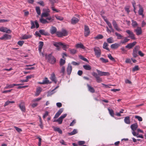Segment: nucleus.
Returning a JSON list of instances; mask_svg holds the SVG:
<instances>
[{
    "instance_id": "obj_28",
    "label": "nucleus",
    "mask_w": 146,
    "mask_h": 146,
    "mask_svg": "<svg viewBox=\"0 0 146 146\" xmlns=\"http://www.w3.org/2000/svg\"><path fill=\"white\" fill-rule=\"evenodd\" d=\"M125 122L127 124H129L130 123V117L129 116H127L125 117L124 119Z\"/></svg>"
},
{
    "instance_id": "obj_53",
    "label": "nucleus",
    "mask_w": 146,
    "mask_h": 146,
    "mask_svg": "<svg viewBox=\"0 0 146 146\" xmlns=\"http://www.w3.org/2000/svg\"><path fill=\"white\" fill-rule=\"evenodd\" d=\"M139 66L137 65L136 66H134V67L133 68L132 71L133 72H135L139 70Z\"/></svg>"
},
{
    "instance_id": "obj_5",
    "label": "nucleus",
    "mask_w": 146,
    "mask_h": 146,
    "mask_svg": "<svg viewBox=\"0 0 146 146\" xmlns=\"http://www.w3.org/2000/svg\"><path fill=\"white\" fill-rule=\"evenodd\" d=\"M44 12H43L41 15L42 17H49L50 15V11L48 9H43Z\"/></svg>"
},
{
    "instance_id": "obj_47",
    "label": "nucleus",
    "mask_w": 146,
    "mask_h": 146,
    "mask_svg": "<svg viewBox=\"0 0 146 146\" xmlns=\"http://www.w3.org/2000/svg\"><path fill=\"white\" fill-rule=\"evenodd\" d=\"M54 16L57 19L60 21H62L64 19L62 17L58 16L57 15H56Z\"/></svg>"
},
{
    "instance_id": "obj_55",
    "label": "nucleus",
    "mask_w": 146,
    "mask_h": 146,
    "mask_svg": "<svg viewBox=\"0 0 146 146\" xmlns=\"http://www.w3.org/2000/svg\"><path fill=\"white\" fill-rule=\"evenodd\" d=\"M80 58L82 60L87 62H88V61L87 59L86 58H84L83 56H79Z\"/></svg>"
},
{
    "instance_id": "obj_61",
    "label": "nucleus",
    "mask_w": 146,
    "mask_h": 146,
    "mask_svg": "<svg viewBox=\"0 0 146 146\" xmlns=\"http://www.w3.org/2000/svg\"><path fill=\"white\" fill-rule=\"evenodd\" d=\"M24 41L22 40V41H19L18 42V44L19 45H20V46H21L23 44H24Z\"/></svg>"
},
{
    "instance_id": "obj_64",
    "label": "nucleus",
    "mask_w": 146,
    "mask_h": 146,
    "mask_svg": "<svg viewBox=\"0 0 146 146\" xmlns=\"http://www.w3.org/2000/svg\"><path fill=\"white\" fill-rule=\"evenodd\" d=\"M62 120H63L61 119L60 118V117L57 119V122H58V123L60 124H62Z\"/></svg>"
},
{
    "instance_id": "obj_14",
    "label": "nucleus",
    "mask_w": 146,
    "mask_h": 146,
    "mask_svg": "<svg viewBox=\"0 0 146 146\" xmlns=\"http://www.w3.org/2000/svg\"><path fill=\"white\" fill-rule=\"evenodd\" d=\"M72 66L70 64H68L66 68V71L68 75H69L72 72Z\"/></svg>"
},
{
    "instance_id": "obj_48",
    "label": "nucleus",
    "mask_w": 146,
    "mask_h": 146,
    "mask_svg": "<svg viewBox=\"0 0 146 146\" xmlns=\"http://www.w3.org/2000/svg\"><path fill=\"white\" fill-rule=\"evenodd\" d=\"M103 36L101 35H98L97 36L94 37V38L96 39L99 40L102 38Z\"/></svg>"
},
{
    "instance_id": "obj_25",
    "label": "nucleus",
    "mask_w": 146,
    "mask_h": 146,
    "mask_svg": "<svg viewBox=\"0 0 146 146\" xmlns=\"http://www.w3.org/2000/svg\"><path fill=\"white\" fill-rule=\"evenodd\" d=\"M65 72V67L64 66H62L60 69V73L61 74V75L64 77V76Z\"/></svg>"
},
{
    "instance_id": "obj_1",
    "label": "nucleus",
    "mask_w": 146,
    "mask_h": 146,
    "mask_svg": "<svg viewBox=\"0 0 146 146\" xmlns=\"http://www.w3.org/2000/svg\"><path fill=\"white\" fill-rule=\"evenodd\" d=\"M45 57L46 59L47 60L48 62L51 64H54L56 62V58L51 54L48 55L46 54L45 55Z\"/></svg>"
},
{
    "instance_id": "obj_59",
    "label": "nucleus",
    "mask_w": 146,
    "mask_h": 146,
    "mask_svg": "<svg viewBox=\"0 0 146 146\" xmlns=\"http://www.w3.org/2000/svg\"><path fill=\"white\" fill-rule=\"evenodd\" d=\"M37 3L42 6H44V3L42 1H40L38 2Z\"/></svg>"
},
{
    "instance_id": "obj_43",
    "label": "nucleus",
    "mask_w": 146,
    "mask_h": 146,
    "mask_svg": "<svg viewBox=\"0 0 146 146\" xmlns=\"http://www.w3.org/2000/svg\"><path fill=\"white\" fill-rule=\"evenodd\" d=\"M69 50L71 54H75L76 52V50L75 49H71L70 48L69 49Z\"/></svg>"
},
{
    "instance_id": "obj_36",
    "label": "nucleus",
    "mask_w": 146,
    "mask_h": 146,
    "mask_svg": "<svg viewBox=\"0 0 146 146\" xmlns=\"http://www.w3.org/2000/svg\"><path fill=\"white\" fill-rule=\"evenodd\" d=\"M40 22L42 24H45L46 23H49V22L47 21L46 19L43 18H41L40 19Z\"/></svg>"
},
{
    "instance_id": "obj_40",
    "label": "nucleus",
    "mask_w": 146,
    "mask_h": 146,
    "mask_svg": "<svg viewBox=\"0 0 146 146\" xmlns=\"http://www.w3.org/2000/svg\"><path fill=\"white\" fill-rule=\"evenodd\" d=\"M76 47L77 48H80L82 49H84L85 47L83 44L81 43L78 44L76 45Z\"/></svg>"
},
{
    "instance_id": "obj_3",
    "label": "nucleus",
    "mask_w": 146,
    "mask_h": 146,
    "mask_svg": "<svg viewBox=\"0 0 146 146\" xmlns=\"http://www.w3.org/2000/svg\"><path fill=\"white\" fill-rule=\"evenodd\" d=\"M139 46H135L133 49L132 55L134 57L136 58L137 56L138 52V50H139Z\"/></svg>"
},
{
    "instance_id": "obj_15",
    "label": "nucleus",
    "mask_w": 146,
    "mask_h": 146,
    "mask_svg": "<svg viewBox=\"0 0 146 146\" xmlns=\"http://www.w3.org/2000/svg\"><path fill=\"white\" fill-rule=\"evenodd\" d=\"M134 31L136 32V34L137 35H141L142 33L141 29V27H137V29L134 30Z\"/></svg>"
},
{
    "instance_id": "obj_7",
    "label": "nucleus",
    "mask_w": 146,
    "mask_h": 146,
    "mask_svg": "<svg viewBox=\"0 0 146 146\" xmlns=\"http://www.w3.org/2000/svg\"><path fill=\"white\" fill-rule=\"evenodd\" d=\"M90 34V31L88 26L85 25L84 26V36L86 37L88 36Z\"/></svg>"
},
{
    "instance_id": "obj_16",
    "label": "nucleus",
    "mask_w": 146,
    "mask_h": 146,
    "mask_svg": "<svg viewBox=\"0 0 146 146\" xmlns=\"http://www.w3.org/2000/svg\"><path fill=\"white\" fill-rule=\"evenodd\" d=\"M19 85H21V84H6V86L4 88V89H5L12 88L15 86H17Z\"/></svg>"
},
{
    "instance_id": "obj_22",
    "label": "nucleus",
    "mask_w": 146,
    "mask_h": 146,
    "mask_svg": "<svg viewBox=\"0 0 146 146\" xmlns=\"http://www.w3.org/2000/svg\"><path fill=\"white\" fill-rule=\"evenodd\" d=\"M120 46V44L117 43H115L111 44V48L115 49L117 48Z\"/></svg>"
},
{
    "instance_id": "obj_62",
    "label": "nucleus",
    "mask_w": 146,
    "mask_h": 146,
    "mask_svg": "<svg viewBox=\"0 0 146 146\" xmlns=\"http://www.w3.org/2000/svg\"><path fill=\"white\" fill-rule=\"evenodd\" d=\"M85 143L84 141H79L78 142V144L80 145H84Z\"/></svg>"
},
{
    "instance_id": "obj_24",
    "label": "nucleus",
    "mask_w": 146,
    "mask_h": 146,
    "mask_svg": "<svg viewBox=\"0 0 146 146\" xmlns=\"http://www.w3.org/2000/svg\"><path fill=\"white\" fill-rule=\"evenodd\" d=\"M39 32L41 35H42L46 36L48 35V32L45 31V30L43 29H40L39 30Z\"/></svg>"
},
{
    "instance_id": "obj_2",
    "label": "nucleus",
    "mask_w": 146,
    "mask_h": 146,
    "mask_svg": "<svg viewBox=\"0 0 146 146\" xmlns=\"http://www.w3.org/2000/svg\"><path fill=\"white\" fill-rule=\"evenodd\" d=\"M94 50L96 57L97 58L100 57L101 54V50L100 48L99 47L96 46L94 48Z\"/></svg>"
},
{
    "instance_id": "obj_19",
    "label": "nucleus",
    "mask_w": 146,
    "mask_h": 146,
    "mask_svg": "<svg viewBox=\"0 0 146 146\" xmlns=\"http://www.w3.org/2000/svg\"><path fill=\"white\" fill-rule=\"evenodd\" d=\"M50 79L52 81L54 82L55 84L56 83L57 80H56L55 75L54 73H53L51 74Z\"/></svg>"
},
{
    "instance_id": "obj_20",
    "label": "nucleus",
    "mask_w": 146,
    "mask_h": 146,
    "mask_svg": "<svg viewBox=\"0 0 146 146\" xmlns=\"http://www.w3.org/2000/svg\"><path fill=\"white\" fill-rule=\"evenodd\" d=\"M87 85L89 91L92 93H94L95 92V90L93 87H92L88 84H87Z\"/></svg>"
},
{
    "instance_id": "obj_42",
    "label": "nucleus",
    "mask_w": 146,
    "mask_h": 146,
    "mask_svg": "<svg viewBox=\"0 0 146 146\" xmlns=\"http://www.w3.org/2000/svg\"><path fill=\"white\" fill-rule=\"evenodd\" d=\"M77 131L76 129H74L72 132L68 133L70 135H72L76 134L77 133Z\"/></svg>"
},
{
    "instance_id": "obj_13",
    "label": "nucleus",
    "mask_w": 146,
    "mask_h": 146,
    "mask_svg": "<svg viewBox=\"0 0 146 146\" xmlns=\"http://www.w3.org/2000/svg\"><path fill=\"white\" fill-rule=\"evenodd\" d=\"M63 110L64 109L63 108H61L60 109L58 110V111L56 113L54 117V118H58L63 112Z\"/></svg>"
},
{
    "instance_id": "obj_21",
    "label": "nucleus",
    "mask_w": 146,
    "mask_h": 146,
    "mask_svg": "<svg viewBox=\"0 0 146 146\" xmlns=\"http://www.w3.org/2000/svg\"><path fill=\"white\" fill-rule=\"evenodd\" d=\"M50 33L52 35H53L57 32V29L56 27H52L51 29H50Z\"/></svg>"
},
{
    "instance_id": "obj_10",
    "label": "nucleus",
    "mask_w": 146,
    "mask_h": 146,
    "mask_svg": "<svg viewBox=\"0 0 146 146\" xmlns=\"http://www.w3.org/2000/svg\"><path fill=\"white\" fill-rule=\"evenodd\" d=\"M0 31L8 33H10L11 32V31L9 29H8L7 28L3 27L0 28Z\"/></svg>"
},
{
    "instance_id": "obj_12",
    "label": "nucleus",
    "mask_w": 146,
    "mask_h": 146,
    "mask_svg": "<svg viewBox=\"0 0 146 146\" xmlns=\"http://www.w3.org/2000/svg\"><path fill=\"white\" fill-rule=\"evenodd\" d=\"M112 24L114 28L117 31H122L118 27L116 22L114 20L113 21Z\"/></svg>"
},
{
    "instance_id": "obj_35",
    "label": "nucleus",
    "mask_w": 146,
    "mask_h": 146,
    "mask_svg": "<svg viewBox=\"0 0 146 146\" xmlns=\"http://www.w3.org/2000/svg\"><path fill=\"white\" fill-rule=\"evenodd\" d=\"M32 36L31 35H23L22 37V39H27L29 38H31Z\"/></svg>"
},
{
    "instance_id": "obj_46",
    "label": "nucleus",
    "mask_w": 146,
    "mask_h": 146,
    "mask_svg": "<svg viewBox=\"0 0 146 146\" xmlns=\"http://www.w3.org/2000/svg\"><path fill=\"white\" fill-rule=\"evenodd\" d=\"M60 46H62V47L64 50H66V48H68L69 47L68 45H66L64 43H62V45H61Z\"/></svg>"
},
{
    "instance_id": "obj_45",
    "label": "nucleus",
    "mask_w": 146,
    "mask_h": 146,
    "mask_svg": "<svg viewBox=\"0 0 146 146\" xmlns=\"http://www.w3.org/2000/svg\"><path fill=\"white\" fill-rule=\"evenodd\" d=\"M107 41L109 43H112L113 42V38L112 37H110L107 39Z\"/></svg>"
},
{
    "instance_id": "obj_41",
    "label": "nucleus",
    "mask_w": 146,
    "mask_h": 146,
    "mask_svg": "<svg viewBox=\"0 0 146 146\" xmlns=\"http://www.w3.org/2000/svg\"><path fill=\"white\" fill-rule=\"evenodd\" d=\"M54 130L55 131H58L60 134H62V130L59 127H56L54 128Z\"/></svg>"
},
{
    "instance_id": "obj_4",
    "label": "nucleus",
    "mask_w": 146,
    "mask_h": 146,
    "mask_svg": "<svg viewBox=\"0 0 146 146\" xmlns=\"http://www.w3.org/2000/svg\"><path fill=\"white\" fill-rule=\"evenodd\" d=\"M92 74L96 78V81L97 82L100 83L102 82V78L100 77L96 73L93 72L92 73Z\"/></svg>"
},
{
    "instance_id": "obj_60",
    "label": "nucleus",
    "mask_w": 146,
    "mask_h": 146,
    "mask_svg": "<svg viewBox=\"0 0 146 146\" xmlns=\"http://www.w3.org/2000/svg\"><path fill=\"white\" fill-rule=\"evenodd\" d=\"M14 127L15 129L16 130L18 131V132H20L22 131V130L21 129L19 128L16 126H14Z\"/></svg>"
},
{
    "instance_id": "obj_38",
    "label": "nucleus",
    "mask_w": 146,
    "mask_h": 146,
    "mask_svg": "<svg viewBox=\"0 0 146 146\" xmlns=\"http://www.w3.org/2000/svg\"><path fill=\"white\" fill-rule=\"evenodd\" d=\"M58 49H59V46L61 45H62V42H59L58 43L56 42L53 44Z\"/></svg>"
},
{
    "instance_id": "obj_29",
    "label": "nucleus",
    "mask_w": 146,
    "mask_h": 146,
    "mask_svg": "<svg viewBox=\"0 0 146 146\" xmlns=\"http://www.w3.org/2000/svg\"><path fill=\"white\" fill-rule=\"evenodd\" d=\"M129 39L127 38V37H125L123 40H121L120 41V44H125V43L128 42L129 40Z\"/></svg>"
},
{
    "instance_id": "obj_56",
    "label": "nucleus",
    "mask_w": 146,
    "mask_h": 146,
    "mask_svg": "<svg viewBox=\"0 0 146 146\" xmlns=\"http://www.w3.org/2000/svg\"><path fill=\"white\" fill-rule=\"evenodd\" d=\"M59 86H56L55 88L54 89H53V90H52L51 92H48V94L47 95V96H49L50 95H52L53 93V92H53L54 90H55V89H57L59 87Z\"/></svg>"
},
{
    "instance_id": "obj_9",
    "label": "nucleus",
    "mask_w": 146,
    "mask_h": 146,
    "mask_svg": "<svg viewBox=\"0 0 146 146\" xmlns=\"http://www.w3.org/2000/svg\"><path fill=\"white\" fill-rule=\"evenodd\" d=\"M19 106L21 111L23 112L25 111V107L24 102L23 101L21 102V103L19 105Z\"/></svg>"
},
{
    "instance_id": "obj_18",
    "label": "nucleus",
    "mask_w": 146,
    "mask_h": 146,
    "mask_svg": "<svg viewBox=\"0 0 146 146\" xmlns=\"http://www.w3.org/2000/svg\"><path fill=\"white\" fill-rule=\"evenodd\" d=\"M79 20L77 18L73 17L71 20V23L73 25L75 24L79 21Z\"/></svg>"
},
{
    "instance_id": "obj_26",
    "label": "nucleus",
    "mask_w": 146,
    "mask_h": 146,
    "mask_svg": "<svg viewBox=\"0 0 146 146\" xmlns=\"http://www.w3.org/2000/svg\"><path fill=\"white\" fill-rule=\"evenodd\" d=\"M39 46L38 49L39 52H40L41 51V49L42 48V47L44 44V43L42 41H40L39 43Z\"/></svg>"
},
{
    "instance_id": "obj_37",
    "label": "nucleus",
    "mask_w": 146,
    "mask_h": 146,
    "mask_svg": "<svg viewBox=\"0 0 146 146\" xmlns=\"http://www.w3.org/2000/svg\"><path fill=\"white\" fill-rule=\"evenodd\" d=\"M108 110L109 111V113L110 115L113 117H114V113L113 110L111 109H110L109 108H108Z\"/></svg>"
},
{
    "instance_id": "obj_31",
    "label": "nucleus",
    "mask_w": 146,
    "mask_h": 146,
    "mask_svg": "<svg viewBox=\"0 0 146 146\" xmlns=\"http://www.w3.org/2000/svg\"><path fill=\"white\" fill-rule=\"evenodd\" d=\"M115 35L117 36V38L118 39H121L123 38V35L116 32L115 33Z\"/></svg>"
},
{
    "instance_id": "obj_6",
    "label": "nucleus",
    "mask_w": 146,
    "mask_h": 146,
    "mask_svg": "<svg viewBox=\"0 0 146 146\" xmlns=\"http://www.w3.org/2000/svg\"><path fill=\"white\" fill-rule=\"evenodd\" d=\"M96 70L98 73V74L100 76H109L110 75L109 73L108 72H102L98 69H96Z\"/></svg>"
},
{
    "instance_id": "obj_39",
    "label": "nucleus",
    "mask_w": 146,
    "mask_h": 146,
    "mask_svg": "<svg viewBox=\"0 0 146 146\" xmlns=\"http://www.w3.org/2000/svg\"><path fill=\"white\" fill-rule=\"evenodd\" d=\"M132 25L133 27H135L137 26L138 24L136 21H134L133 20H132Z\"/></svg>"
},
{
    "instance_id": "obj_57",
    "label": "nucleus",
    "mask_w": 146,
    "mask_h": 146,
    "mask_svg": "<svg viewBox=\"0 0 146 146\" xmlns=\"http://www.w3.org/2000/svg\"><path fill=\"white\" fill-rule=\"evenodd\" d=\"M135 118L138 119V120L140 121H142V119L140 116L138 115H135Z\"/></svg>"
},
{
    "instance_id": "obj_33",
    "label": "nucleus",
    "mask_w": 146,
    "mask_h": 146,
    "mask_svg": "<svg viewBox=\"0 0 146 146\" xmlns=\"http://www.w3.org/2000/svg\"><path fill=\"white\" fill-rule=\"evenodd\" d=\"M3 39L8 40L10 39L11 38V36L9 35L5 34L3 36Z\"/></svg>"
},
{
    "instance_id": "obj_51",
    "label": "nucleus",
    "mask_w": 146,
    "mask_h": 146,
    "mask_svg": "<svg viewBox=\"0 0 146 146\" xmlns=\"http://www.w3.org/2000/svg\"><path fill=\"white\" fill-rule=\"evenodd\" d=\"M108 56L109 58L111 61L113 62H115V59L110 54H109L108 55Z\"/></svg>"
},
{
    "instance_id": "obj_44",
    "label": "nucleus",
    "mask_w": 146,
    "mask_h": 146,
    "mask_svg": "<svg viewBox=\"0 0 146 146\" xmlns=\"http://www.w3.org/2000/svg\"><path fill=\"white\" fill-rule=\"evenodd\" d=\"M35 9L37 14L40 15V10L39 7L37 6L35 8Z\"/></svg>"
},
{
    "instance_id": "obj_23",
    "label": "nucleus",
    "mask_w": 146,
    "mask_h": 146,
    "mask_svg": "<svg viewBox=\"0 0 146 146\" xmlns=\"http://www.w3.org/2000/svg\"><path fill=\"white\" fill-rule=\"evenodd\" d=\"M130 127L132 131H135L138 127V125L137 123H134L131 125Z\"/></svg>"
},
{
    "instance_id": "obj_34",
    "label": "nucleus",
    "mask_w": 146,
    "mask_h": 146,
    "mask_svg": "<svg viewBox=\"0 0 146 146\" xmlns=\"http://www.w3.org/2000/svg\"><path fill=\"white\" fill-rule=\"evenodd\" d=\"M108 44L107 43L105 42L104 43L103 47L104 49H106L109 51L110 50L109 48L108 47Z\"/></svg>"
},
{
    "instance_id": "obj_17",
    "label": "nucleus",
    "mask_w": 146,
    "mask_h": 146,
    "mask_svg": "<svg viewBox=\"0 0 146 146\" xmlns=\"http://www.w3.org/2000/svg\"><path fill=\"white\" fill-rule=\"evenodd\" d=\"M51 83V82H50L47 78H45L43 80L42 82H39L38 83L40 84H48Z\"/></svg>"
},
{
    "instance_id": "obj_8",
    "label": "nucleus",
    "mask_w": 146,
    "mask_h": 146,
    "mask_svg": "<svg viewBox=\"0 0 146 146\" xmlns=\"http://www.w3.org/2000/svg\"><path fill=\"white\" fill-rule=\"evenodd\" d=\"M126 32L129 35L128 36L130 38L133 40H135V35L132 31L129 30H127L126 31Z\"/></svg>"
},
{
    "instance_id": "obj_30",
    "label": "nucleus",
    "mask_w": 146,
    "mask_h": 146,
    "mask_svg": "<svg viewBox=\"0 0 146 146\" xmlns=\"http://www.w3.org/2000/svg\"><path fill=\"white\" fill-rule=\"evenodd\" d=\"M83 68L86 70H90L92 69L91 67L89 65H85L83 66Z\"/></svg>"
},
{
    "instance_id": "obj_49",
    "label": "nucleus",
    "mask_w": 146,
    "mask_h": 146,
    "mask_svg": "<svg viewBox=\"0 0 146 146\" xmlns=\"http://www.w3.org/2000/svg\"><path fill=\"white\" fill-rule=\"evenodd\" d=\"M61 32L63 36H65L67 35H68V33L67 31L65 30H62Z\"/></svg>"
},
{
    "instance_id": "obj_54",
    "label": "nucleus",
    "mask_w": 146,
    "mask_h": 146,
    "mask_svg": "<svg viewBox=\"0 0 146 146\" xmlns=\"http://www.w3.org/2000/svg\"><path fill=\"white\" fill-rule=\"evenodd\" d=\"M31 29H33L35 28V22H34V21H31Z\"/></svg>"
},
{
    "instance_id": "obj_50",
    "label": "nucleus",
    "mask_w": 146,
    "mask_h": 146,
    "mask_svg": "<svg viewBox=\"0 0 146 146\" xmlns=\"http://www.w3.org/2000/svg\"><path fill=\"white\" fill-rule=\"evenodd\" d=\"M65 62V59H63L62 58H61L60 60V66H62L64 64Z\"/></svg>"
},
{
    "instance_id": "obj_32",
    "label": "nucleus",
    "mask_w": 146,
    "mask_h": 146,
    "mask_svg": "<svg viewBox=\"0 0 146 146\" xmlns=\"http://www.w3.org/2000/svg\"><path fill=\"white\" fill-rule=\"evenodd\" d=\"M42 90V89L40 87L36 89L35 95L36 96H38Z\"/></svg>"
},
{
    "instance_id": "obj_63",
    "label": "nucleus",
    "mask_w": 146,
    "mask_h": 146,
    "mask_svg": "<svg viewBox=\"0 0 146 146\" xmlns=\"http://www.w3.org/2000/svg\"><path fill=\"white\" fill-rule=\"evenodd\" d=\"M51 9L53 11L56 12H59L60 11V10H58L56 9L53 7H51Z\"/></svg>"
},
{
    "instance_id": "obj_27",
    "label": "nucleus",
    "mask_w": 146,
    "mask_h": 146,
    "mask_svg": "<svg viewBox=\"0 0 146 146\" xmlns=\"http://www.w3.org/2000/svg\"><path fill=\"white\" fill-rule=\"evenodd\" d=\"M143 8L142 7L140 6L139 9L138 11V13L139 15H142L143 17L144 16V15L143 14Z\"/></svg>"
},
{
    "instance_id": "obj_58",
    "label": "nucleus",
    "mask_w": 146,
    "mask_h": 146,
    "mask_svg": "<svg viewBox=\"0 0 146 146\" xmlns=\"http://www.w3.org/2000/svg\"><path fill=\"white\" fill-rule=\"evenodd\" d=\"M56 34L57 35L58 37H61L63 36L61 32H60V31L57 32L56 33Z\"/></svg>"
},
{
    "instance_id": "obj_52",
    "label": "nucleus",
    "mask_w": 146,
    "mask_h": 146,
    "mask_svg": "<svg viewBox=\"0 0 146 146\" xmlns=\"http://www.w3.org/2000/svg\"><path fill=\"white\" fill-rule=\"evenodd\" d=\"M100 60L103 62L106 63L108 62V59H105L101 57L100 58Z\"/></svg>"
},
{
    "instance_id": "obj_11",
    "label": "nucleus",
    "mask_w": 146,
    "mask_h": 146,
    "mask_svg": "<svg viewBox=\"0 0 146 146\" xmlns=\"http://www.w3.org/2000/svg\"><path fill=\"white\" fill-rule=\"evenodd\" d=\"M136 44L137 42L134 41L132 43L128 44L125 46V47L126 48H127L129 49H131Z\"/></svg>"
}]
</instances>
